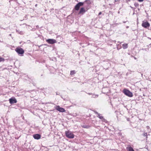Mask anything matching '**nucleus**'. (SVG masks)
<instances>
[{
  "instance_id": "1",
  "label": "nucleus",
  "mask_w": 151,
  "mask_h": 151,
  "mask_svg": "<svg viewBox=\"0 0 151 151\" xmlns=\"http://www.w3.org/2000/svg\"><path fill=\"white\" fill-rule=\"evenodd\" d=\"M65 133L66 136L68 138L73 139L74 138V135L71 132L65 131Z\"/></svg>"
},
{
  "instance_id": "2",
  "label": "nucleus",
  "mask_w": 151,
  "mask_h": 151,
  "mask_svg": "<svg viewBox=\"0 0 151 151\" xmlns=\"http://www.w3.org/2000/svg\"><path fill=\"white\" fill-rule=\"evenodd\" d=\"M15 51L19 55L22 56L24 52V50L21 47H17L15 50Z\"/></svg>"
},
{
  "instance_id": "3",
  "label": "nucleus",
  "mask_w": 151,
  "mask_h": 151,
  "mask_svg": "<svg viewBox=\"0 0 151 151\" xmlns=\"http://www.w3.org/2000/svg\"><path fill=\"white\" fill-rule=\"evenodd\" d=\"M123 92L126 95L129 97H132L133 96L132 93L129 90L126 89L123 90Z\"/></svg>"
},
{
  "instance_id": "4",
  "label": "nucleus",
  "mask_w": 151,
  "mask_h": 151,
  "mask_svg": "<svg viewBox=\"0 0 151 151\" xmlns=\"http://www.w3.org/2000/svg\"><path fill=\"white\" fill-rule=\"evenodd\" d=\"M84 2H79L77 3L75 6V9L76 11H78L80 6L83 5Z\"/></svg>"
},
{
  "instance_id": "5",
  "label": "nucleus",
  "mask_w": 151,
  "mask_h": 151,
  "mask_svg": "<svg viewBox=\"0 0 151 151\" xmlns=\"http://www.w3.org/2000/svg\"><path fill=\"white\" fill-rule=\"evenodd\" d=\"M142 26L145 28H147L150 27V24L147 22L143 21L142 24Z\"/></svg>"
},
{
  "instance_id": "6",
  "label": "nucleus",
  "mask_w": 151,
  "mask_h": 151,
  "mask_svg": "<svg viewBox=\"0 0 151 151\" xmlns=\"http://www.w3.org/2000/svg\"><path fill=\"white\" fill-rule=\"evenodd\" d=\"M55 108L56 110L60 112H65V110L64 109L60 107L59 106H56Z\"/></svg>"
},
{
  "instance_id": "7",
  "label": "nucleus",
  "mask_w": 151,
  "mask_h": 151,
  "mask_svg": "<svg viewBox=\"0 0 151 151\" xmlns=\"http://www.w3.org/2000/svg\"><path fill=\"white\" fill-rule=\"evenodd\" d=\"M10 103L11 104L17 103V101L14 97H12L9 99Z\"/></svg>"
},
{
  "instance_id": "8",
  "label": "nucleus",
  "mask_w": 151,
  "mask_h": 151,
  "mask_svg": "<svg viewBox=\"0 0 151 151\" xmlns=\"http://www.w3.org/2000/svg\"><path fill=\"white\" fill-rule=\"evenodd\" d=\"M46 41L48 43L51 44H53L57 42L56 40L52 39H47Z\"/></svg>"
},
{
  "instance_id": "9",
  "label": "nucleus",
  "mask_w": 151,
  "mask_h": 151,
  "mask_svg": "<svg viewBox=\"0 0 151 151\" xmlns=\"http://www.w3.org/2000/svg\"><path fill=\"white\" fill-rule=\"evenodd\" d=\"M86 12V11L85 9L83 7H82L80 9L78 14H83Z\"/></svg>"
},
{
  "instance_id": "10",
  "label": "nucleus",
  "mask_w": 151,
  "mask_h": 151,
  "mask_svg": "<svg viewBox=\"0 0 151 151\" xmlns=\"http://www.w3.org/2000/svg\"><path fill=\"white\" fill-rule=\"evenodd\" d=\"M33 137L35 139H39L41 138V136L39 134H36L33 135Z\"/></svg>"
},
{
  "instance_id": "11",
  "label": "nucleus",
  "mask_w": 151,
  "mask_h": 151,
  "mask_svg": "<svg viewBox=\"0 0 151 151\" xmlns=\"http://www.w3.org/2000/svg\"><path fill=\"white\" fill-rule=\"evenodd\" d=\"M126 149L127 151H134L133 148L130 145H128L126 147Z\"/></svg>"
},
{
  "instance_id": "12",
  "label": "nucleus",
  "mask_w": 151,
  "mask_h": 151,
  "mask_svg": "<svg viewBox=\"0 0 151 151\" xmlns=\"http://www.w3.org/2000/svg\"><path fill=\"white\" fill-rule=\"evenodd\" d=\"M94 112L97 115V117H99V119H102L103 118V116H101V114H100L98 113V112H97L96 111H94Z\"/></svg>"
},
{
  "instance_id": "13",
  "label": "nucleus",
  "mask_w": 151,
  "mask_h": 151,
  "mask_svg": "<svg viewBox=\"0 0 151 151\" xmlns=\"http://www.w3.org/2000/svg\"><path fill=\"white\" fill-rule=\"evenodd\" d=\"M123 49H125L128 47V45L127 43H124L122 45Z\"/></svg>"
},
{
  "instance_id": "14",
  "label": "nucleus",
  "mask_w": 151,
  "mask_h": 151,
  "mask_svg": "<svg viewBox=\"0 0 151 151\" xmlns=\"http://www.w3.org/2000/svg\"><path fill=\"white\" fill-rule=\"evenodd\" d=\"M82 127L83 128H89L90 127L89 125H84L82 126Z\"/></svg>"
},
{
  "instance_id": "15",
  "label": "nucleus",
  "mask_w": 151,
  "mask_h": 151,
  "mask_svg": "<svg viewBox=\"0 0 151 151\" xmlns=\"http://www.w3.org/2000/svg\"><path fill=\"white\" fill-rule=\"evenodd\" d=\"M91 98H96L98 97L99 95L93 93Z\"/></svg>"
},
{
  "instance_id": "16",
  "label": "nucleus",
  "mask_w": 151,
  "mask_h": 151,
  "mask_svg": "<svg viewBox=\"0 0 151 151\" xmlns=\"http://www.w3.org/2000/svg\"><path fill=\"white\" fill-rule=\"evenodd\" d=\"M142 135L144 137H146V140L147 139V132H144L142 134Z\"/></svg>"
},
{
  "instance_id": "17",
  "label": "nucleus",
  "mask_w": 151,
  "mask_h": 151,
  "mask_svg": "<svg viewBox=\"0 0 151 151\" xmlns=\"http://www.w3.org/2000/svg\"><path fill=\"white\" fill-rule=\"evenodd\" d=\"M117 48L118 50H119L121 48V45L119 44H117Z\"/></svg>"
},
{
  "instance_id": "18",
  "label": "nucleus",
  "mask_w": 151,
  "mask_h": 151,
  "mask_svg": "<svg viewBox=\"0 0 151 151\" xmlns=\"http://www.w3.org/2000/svg\"><path fill=\"white\" fill-rule=\"evenodd\" d=\"M76 73V72L75 70H72L70 71V75H73Z\"/></svg>"
},
{
  "instance_id": "19",
  "label": "nucleus",
  "mask_w": 151,
  "mask_h": 151,
  "mask_svg": "<svg viewBox=\"0 0 151 151\" xmlns=\"http://www.w3.org/2000/svg\"><path fill=\"white\" fill-rule=\"evenodd\" d=\"M134 5L136 7H137L139 6V4L138 3L135 2L134 3Z\"/></svg>"
},
{
  "instance_id": "20",
  "label": "nucleus",
  "mask_w": 151,
  "mask_h": 151,
  "mask_svg": "<svg viewBox=\"0 0 151 151\" xmlns=\"http://www.w3.org/2000/svg\"><path fill=\"white\" fill-rule=\"evenodd\" d=\"M102 120V121L104 122H107V120L105 119L104 118V117H103V118L101 119Z\"/></svg>"
},
{
  "instance_id": "21",
  "label": "nucleus",
  "mask_w": 151,
  "mask_h": 151,
  "mask_svg": "<svg viewBox=\"0 0 151 151\" xmlns=\"http://www.w3.org/2000/svg\"><path fill=\"white\" fill-rule=\"evenodd\" d=\"M4 60L3 58L0 57V62L2 61H4Z\"/></svg>"
},
{
  "instance_id": "22",
  "label": "nucleus",
  "mask_w": 151,
  "mask_h": 151,
  "mask_svg": "<svg viewBox=\"0 0 151 151\" xmlns=\"http://www.w3.org/2000/svg\"><path fill=\"white\" fill-rule=\"evenodd\" d=\"M119 2V0H115V2H117L116 3H115V4H118V3Z\"/></svg>"
},
{
  "instance_id": "23",
  "label": "nucleus",
  "mask_w": 151,
  "mask_h": 151,
  "mask_svg": "<svg viewBox=\"0 0 151 151\" xmlns=\"http://www.w3.org/2000/svg\"><path fill=\"white\" fill-rule=\"evenodd\" d=\"M127 120L128 121H130V119L129 118H127Z\"/></svg>"
},
{
  "instance_id": "24",
  "label": "nucleus",
  "mask_w": 151,
  "mask_h": 151,
  "mask_svg": "<svg viewBox=\"0 0 151 151\" xmlns=\"http://www.w3.org/2000/svg\"><path fill=\"white\" fill-rule=\"evenodd\" d=\"M22 31H20V32H19V34H22Z\"/></svg>"
},
{
  "instance_id": "25",
  "label": "nucleus",
  "mask_w": 151,
  "mask_h": 151,
  "mask_svg": "<svg viewBox=\"0 0 151 151\" xmlns=\"http://www.w3.org/2000/svg\"><path fill=\"white\" fill-rule=\"evenodd\" d=\"M144 0H138V1L140 2H142Z\"/></svg>"
},
{
  "instance_id": "26",
  "label": "nucleus",
  "mask_w": 151,
  "mask_h": 151,
  "mask_svg": "<svg viewBox=\"0 0 151 151\" xmlns=\"http://www.w3.org/2000/svg\"><path fill=\"white\" fill-rule=\"evenodd\" d=\"M87 93L89 95H92L93 94V93Z\"/></svg>"
},
{
  "instance_id": "27",
  "label": "nucleus",
  "mask_w": 151,
  "mask_h": 151,
  "mask_svg": "<svg viewBox=\"0 0 151 151\" xmlns=\"http://www.w3.org/2000/svg\"><path fill=\"white\" fill-rule=\"evenodd\" d=\"M101 12H100L99 13V15H101Z\"/></svg>"
},
{
  "instance_id": "28",
  "label": "nucleus",
  "mask_w": 151,
  "mask_h": 151,
  "mask_svg": "<svg viewBox=\"0 0 151 151\" xmlns=\"http://www.w3.org/2000/svg\"><path fill=\"white\" fill-rule=\"evenodd\" d=\"M146 127L147 129H149L150 128V127L149 126H147Z\"/></svg>"
},
{
  "instance_id": "29",
  "label": "nucleus",
  "mask_w": 151,
  "mask_h": 151,
  "mask_svg": "<svg viewBox=\"0 0 151 151\" xmlns=\"http://www.w3.org/2000/svg\"><path fill=\"white\" fill-rule=\"evenodd\" d=\"M16 32L18 33H19V31L17 29H16Z\"/></svg>"
},
{
  "instance_id": "30",
  "label": "nucleus",
  "mask_w": 151,
  "mask_h": 151,
  "mask_svg": "<svg viewBox=\"0 0 151 151\" xmlns=\"http://www.w3.org/2000/svg\"><path fill=\"white\" fill-rule=\"evenodd\" d=\"M118 42V43H119V44H121V43H122V42H119V41Z\"/></svg>"
},
{
  "instance_id": "31",
  "label": "nucleus",
  "mask_w": 151,
  "mask_h": 151,
  "mask_svg": "<svg viewBox=\"0 0 151 151\" xmlns=\"http://www.w3.org/2000/svg\"><path fill=\"white\" fill-rule=\"evenodd\" d=\"M37 4H36L35 5V7H37Z\"/></svg>"
},
{
  "instance_id": "32",
  "label": "nucleus",
  "mask_w": 151,
  "mask_h": 151,
  "mask_svg": "<svg viewBox=\"0 0 151 151\" xmlns=\"http://www.w3.org/2000/svg\"><path fill=\"white\" fill-rule=\"evenodd\" d=\"M126 22H125V21L123 22V23H125Z\"/></svg>"
},
{
  "instance_id": "33",
  "label": "nucleus",
  "mask_w": 151,
  "mask_h": 151,
  "mask_svg": "<svg viewBox=\"0 0 151 151\" xmlns=\"http://www.w3.org/2000/svg\"><path fill=\"white\" fill-rule=\"evenodd\" d=\"M129 27H128V26H127V27H126V28H128Z\"/></svg>"
},
{
  "instance_id": "34",
  "label": "nucleus",
  "mask_w": 151,
  "mask_h": 151,
  "mask_svg": "<svg viewBox=\"0 0 151 151\" xmlns=\"http://www.w3.org/2000/svg\"><path fill=\"white\" fill-rule=\"evenodd\" d=\"M87 1V0H86L84 2H86Z\"/></svg>"
},
{
  "instance_id": "35",
  "label": "nucleus",
  "mask_w": 151,
  "mask_h": 151,
  "mask_svg": "<svg viewBox=\"0 0 151 151\" xmlns=\"http://www.w3.org/2000/svg\"><path fill=\"white\" fill-rule=\"evenodd\" d=\"M43 74H41V76H43Z\"/></svg>"
},
{
  "instance_id": "36",
  "label": "nucleus",
  "mask_w": 151,
  "mask_h": 151,
  "mask_svg": "<svg viewBox=\"0 0 151 151\" xmlns=\"http://www.w3.org/2000/svg\"><path fill=\"white\" fill-rule=\"evenodd\" d=\"M114 42H116V41L115 40H114Z\"/></svg>"
},
{
  "instance_id": "37",
  "label": "nucleus",
  "mask_w": 151,
  "mask_h": 151,
  "mask_svg": "<svg viewBox=\"0 0 151 151\" xmlns=\"http://www.w3.org/2000/svg\"><path fill=\"white\" fill-rule=\"evenodd\" d=\"M11 34H10L9 35H10V36H11Z\"/></svg>"
},
{
  "instance_id": "38",
  "label": "nucleus",
  "mask_w": 151,
  "mask_h": 151,
  "mask_svg": "<svg viewBox=\"0 0 151 151\" xmlns=\"http://www.w3.org/2000/svg\"><path fill=\"white\" fill-rule=\"evenodd\" d=\"M56 94L57 95H58V93H56Z\"/></svg>"
}]
</instances>
